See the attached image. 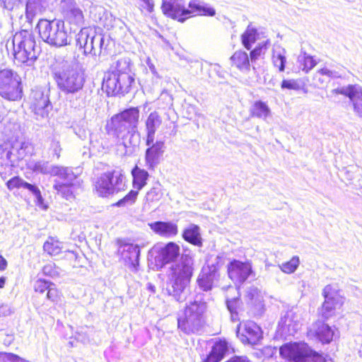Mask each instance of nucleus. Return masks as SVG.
I'll list each match as a JSON object with an SVG mask.
<instances>
[{"label":"nucleus","mask_w":362,"mask_h":362,"mask_svg":"<svg viewBox=\"0 0 362 362\" xmlns=\"http://www.w3.org/2000/svg\"><path fill=\"white\" fill-rule=\"evenodd\" d=\"M71 5L76 6L77 4L75 0H61V8L62 12L65 10V8L69 7Z\"/></svg>","instance_id":"nucleus-61"},{"label":"nucleus","mask_w":362,"mask_h":362,"mask_svg":"<svg viewBox=\"0 0 362 362\" xmlns=\"http://www.w3.org/2000/svg\"><path fill=\"white\" fill-rule=\"evenodd\" d=\"M228 350V343L226 340H219L214 344L211 351L202 362H220Z\"/></svg>","instance_id":"nucleus-28"},{"label":"nucleus","mask_w":362,"mask_h":362,"mask_svg":"<svg viewBox=\"0 0 362 362\" xmlns=\"http://www.w3.org/2000/svg\"><path fill=\"white\" fill-rule=\"evenodd\" d=\"M180 246L174 242H169L161 247L155 257L156 262L161 267L175 262L180 257Z\"/></svg>","instance_id":"nucleus-20"},{"label":"nucleus","mask_w":362,"mask_h":362,"mask_svg":"<svg viewBox=\"0 0 362 362\" xmlns=\"http://www.w3.org/2000/svg\"><path fill=\"white\" fill-rule=\"evenodd\" d=\"M258 37V33L255 28L249 25L246 30L241 36L243 45L247 50H250Z\"/></svg>","instance_id":"nucleus-38"},{"label":"nucleus","mask_w":362,"mask_h":362,"mask_svg":"<svg viewBox=\"0 0 362 362\" xmlns=\"http://www.w3.org/2000/svg\"><path fill=\"white\" fill-rule=\"evenodd\" d=\"M215 269L214 268L202 267L197 279L198 286L202 291H210L218 282L220 274L216 272Z\"/></svg>","instance_id":"nucleus-21"},{"label":"nucleus","mask_w":362,"mask_h":362,"mask_svg":"<svg viewBox=\"0 0 362 362\" xmlns=\"http://www.w3.org/2000/svg\"><path fill=\"white\" fill-rule=\"evenodd\" d=\"M0 153L1 158H6L7 160L11 162V156L13 154L11 150H7L6 148H4L3 145L0 146Z\"/></svg>","instance_id":"nucleus-60"},{"label":"nucleus","mask_w":362,"mask_h":362,"mask_svg":"<svg viewBox=\"0 0 362 362\" xmlns=\"http://www.w3.org/2000/svg\"><path fill=\"white\" fill-rule=\"evenodd\" d=\"M282 89L299 90L301 89V85L298 80L284 79L281 83Z\"/></svg>","instance_id":"nucleus-52"},{"label":"nucleus","mask_w":362,"mask_h":362,"mask_svg":"<svg viewBox=\"0 0 362 362\" xmlns=\"http://www.w3.org/2000/svg\"><path fill=\"white\" fill-rule=\"evenodd\" d=\"M182 237L186 242L193 245L197 247L202 246L201 229L198 225L194 223L189 224L183 230Z\"/></svg>","instance_id":"nucleus-31"},{"label":"nucleus","mask_w":362,"mask_h":362,"mask_svg":"<svg viewBox=\"0 0 362 362\" xmlns=\"http://www.w3.org/2000/svg\"><path fill=\"white\" fill-rule=\"evenodd\" d=\"M48 0H28L25 5V16L28 21H33L37 13L45 11Z\"/></svg>","instance_id":"nucleus-32"},{"label":"nucleus","mask_w":362,"mask_h":362,"mask_svg":"<svg viewBox=\"0 0 362 362\" xmlns=\"http://www.w3.org/2000/svg\"><path fill=\"white\" fill-rule=\"evenodd\" d=\"M300 264L298 256H293L289 261L279 265V269L284 273L292 274L296 272Z\"/></svg>","instance_id":"nucleus-46"},{"label":"nucleus","mask_w":362,"mask_h":362,"mask_svg":"<svg viewBox=\"0 0 362 362\" xmlns=\"http://www.w3.org/2000/svg\"><path fill=\"white\" fill-rule=\"evenodd\" d=\"M133 177V187L137 191L141 190L147 183L149 174L147 170L141 169L136 165L132 170Z\"/></svg>","instance_id":"nucleus-34"},{"label":"nucleus","mask_w":362,"mask_h":362,"mask_svg":"<svg viewBox=\"0 0 362 362\" xmlns=\"http://www.w3.org/2000/svg\"><path fill=\"white\" fill-rule=\"evenodd\" d=\"M64 17L70 25L82 28L84 25V15L78 5L70 6L62 12Z\"/></svg>","instance_id":"nucleus-29"},{"label":"nucleus","mask_w":362,"mask_h":362,"mask_svg":"<svg viewBox=\"0 0 362 362\" xmlns=\"http://www.w3.org/2000/svg\"><path fill=\"white\" fill-rule=\"evenodd\" d=\"M272 61L280 72L284 71L286 63V50L279 46L274 48Z\"/></svg>","instance_id":"nucleus-39"},{"label":"nucleus","mask_w":362,"mask_h":362,"mask_svg":"<svg viewBox=\"0 0 362 362\" xmlns=\"http://www.w3.org/2000/svg\"><path fill=\"white\" fill-rule=\"evenodd\" d=\"M92 35L91 49H93V54H91L94 56H105L110 54L112 47L115 44L110 36L103 33H98L94 29H93Z\"/></svg>","instance_id":"nucleus-17"},{"label":"nucleus","mask_w":362,"mask_h":362,"mask_svg":"<svg viewBox=\"0 0 362 362\" xmlns=\"http://www.w3.org/2000/svg\"><path fill=\"white\" fill-rule=\"evenodd\" d=\"M162 124V119L156 111L151 112L145 121L146 144L154 141L155 134Z\"/></svg>","instance_id":"nucleus-25"},{"label":"nucleus","mask_w":362,"mask_h":362,"mask_svg":"<svg viewBox=\"0 0 362 362\" xmlns=\"http://www.w3.org/2000/svg\"><path fill=\"white\" fill-rule=\"evenodd\" d=\"M279 353L289 362H327L322 354L304 342L286 343L280 347Z\"/></svg>","instance_id":"nucleus-8"},{"label":"nucleus","mask_w":362,"mask_h":362,"mask_svg":"<svg viewBox=\"0 0 362 362\" xmlns=\"http://www.w3.org/2000/svg\"><path fill=\"white\" fill-rule=\"evenodd\" d=\"M125 177L118 170L107 171L101 174L95 182V189L100 197H109L127 188Z\"/></svg>","instance_id":"nucleus-10"},{"label":"nucleus","mask_w":362,"mask_h":362,"mask_svg":"<svg viewBox=\"0 0 362 362\" xmlns=\"http://www.w3.org/2000/svg\"><path fill=\"white\" fill-rule=\"evenodd\" d=\"M53 283L45 279H39L34 283V290L35 292L43 293L47 291Z\"/></svg>","instance_id":"nucleus-51"},{"label":"nucleus","mask_w":362,"mask_h":362,"mask_svg":"<svg viewBox=\"0 0 362 362\" xmlns=\"http://www.w3.org/2000/svg\"><path fill=\"white\" fill-rule=\"evenodd\" d=\"M337 298H325L322 305L321 315L325 320H328L334 314L335 309L338 305H341Z\"/></svg>","instance_id":"nucleus-37"},{"label":"nucleus","mask_w":362,"mask_h":362,"mask_svg":"<svg viewBox=\"0 0 362 362\" xmlns=\"http://www.w3.org/2000/svg\"><path fill=\"white\" fill-rule=\"evenodd\" d=\"M12 43L15 59L25 66H33L41 52V48L37 45L33 31L21 30L17 32L13 35Z\"/></svg>","instance_id":"nucleus-6"},{"label":"nucleus","mask_w":362,"mask_h":362,"mask_svg":"<svg viewBox=\"0 0 362 362\" xmlns=\"http://www.w3.org/2000/svg\"><path fill=\"white\" fill-rule=\"evenodd\" d=\"M140 111L137 107L124 109L112 117L109 124L110 132L126 149L125 154L132 153L139 146L140 134L137 131Z\"/></svg>","instance_id":"nucleus-2"},{"label":"nucleus","mask_w":362,"mask_h":362,"mask_svg":"<svg viewBox=\"0 0 362 362\" xmlns=\"http://www.w3.org/2000/svg\"><path fill=\"white\" fill-rule=\"evenodd\" d=\"M6 186L10 190L21 187L28 190L35 197L36 205L43 209H47L41 192L36 185L28 182L19 176H15L7 181Z\"/></svg>","instance_id":"nucleus-18"},{"label":"nucleus","mask_w":362,"mask_h":362,"mask_svg":"<svg viewBox=\"0 0 362 362\" xmlns=\"http://www.w3.org/2000/svg\"><path fill=\"white\" fill-rule=\"evenodd\" d=\"M79 185V181L73 182V183L56 181L53 188L57 192L58 194L67 200H71L74 198V187Z\"/></svg>","instance_id":"nucleus-33"},{"label":"nucleus","mask_w":362,"mask_h":362,"mask_svg":"<svg viewBox=\"0 0 362 362\" xmlns=\"http://www.w3.org/2000/svg\"><path fill=\"white\" fill-rule=\"evenodd\" d=\"M46 298L53 304H57L60 300L59 292L54 283L47 291Z\"/></svg>","instance_id":"nucleus-50"},{"label":"nucleus","mask_w":362,"mask_h":362,"mask_svg":"<svg viewBox=\"0 0 362 362\" xmlns=\"http://www.w3.org/2000/svg\"><path fill=\"white\" fill-rule=\"evenodd\" d=\"M310 333L315 337V339L322 344H329L332 339L334 332L332 328L327 324L317 321L310 329Z\"/></svg>","instance_id":"nucleus-23"},{"label":"nucleus","mask_w":362,"mask_h":362,"mask_svg":"<svg viewBox=\"0 0 362 362\" xmlns=\"http://www.w3.org/2000/svg\"><path fill=\"white\" fill-rule=\"evenodd\" d=\"M118 252L133 272H136L139 265L141 250L138 245L132 243L120 244Z\"/></svg>","instance_id":"nucleus-19"},{"label":"nucleus","mask_w":362,"mask_h":362,"mask_svg":"<svg viewBox=\"0 0 362 362\" xmlns=\"http://www.w3.org/2000/svg\"><path fill=\"white\" fill-rule=\"evenodd\" d=\"M150 228L160 236L172 238L178 233V226L173 221H158L148 223Z\"/></svg>","instance_id":"nucleus-24"},{"label":"nucleus","mask_w":362,"mask_h":362,"mask_svg":"<svg viewBox=\"0 0 362 362\" xmlns=\"http://www.w3.org/2000/svg\"><path fill=\"white\" fill-rule=\"evenodd\" d=\"M92 31L93 29L90 28H82L76 35V46L85 55L93 54V49H91Z\"/></svg>","instance_id":"nucleus-26"},{"label":"nucleus","mask_w":362,"mask_h":362,"mask_svg":"<svg viewBox=\"0 0 362 362\" xmlns=\"http://www.w3.org/2000/svg\"><path fill=\"white\" fill-rule=\"evenodd\" d=\"M49 93V89L43 87H35L31 89L29 96L30 109L36 119L48 117L49 112L52 110Z\"/></svg>","instance_id":"nucleus-11"},{"label":"nucleus","mask_w":362,"mask_h":362,"mask_svg":"<svg viewBox=\"0 0 362 362\" xmlns=\"http://www.w3.org/2000/svg\"><path fill=\"white\" fill-rule=\"evenodd\" d=\"M22 79L12 69H0V96L8 101H18L23 97Z\"/></svg>","instance_id":"nucleus-9"},{"label":"nucleus","mask_w":362,"mask_h":362,"mask_svg":"<svg viewBox=\"0 0 362 362\" xmlns=\"http://www.w3.org/2000/svg\"><path fill=\"white\" fill-rule=\"evenodd\" d=\"M0 361L1 362H30L17 354L8 352H0Z\"/></svg>","instance_id":"nucleus-49"},{"label":"nucleus","mask_w":362,"mask_h":362,"mask_svg":"<svg viewBox=\"0 0 362 362\" xmlns=\"http://www.w3.org/2000/svg\"><path fill=\"white\" fill-rule=\"evenodd\" d=\"M227 272L228 277L238 286L243 285L254 273L250 261L243 262L235 259L228 264Z\"/></svg>","instance_id":"nucleus-12"},{"label":"nucleus","mask_w":362,"mask_h":362,"mask_svg":"<svg viewBox=\"0 0 362 362\" xmlns=\"http://www.w3.org/2000/svg\"><path fill=\"white\" fill-rule=\"evenodd\" d=\"M224 264V257L223 255H217L214 260L211 261V263H209L206 267L208 269H216V272H219L220 269Z\"/></svg>","instance_id":"nucleus-53"},{"label":"nucleus","mask_w":362,"mask_h":362,"mask_svg":"<svg viewBox=\"0 0 362 362\" xmlns=\"http://www.w3.org/2000/svg\"><path fill=\"white\" fill-rule=\"evenodd\" d=\"M161 8L165 16L180 23L189 18L185 0H163Z\"/></svg>","instance_id":"nucleus-14"},{"label":"nucleus","mask_w":362,"mask_h":362,"mask_svg":"<svg viewBox=\"0 0 362 362\" xmlns=\"http://www.w3.org/2000/svg\"><path fill=\"white\" fill-rule=\"evenodd\" d=\"M162 196V186L159 182H157L147 192L146 199L148 202H153L154 201H158L159 199H160Z\"/></svg>","instance_id":"nucleus-47"},{"label":"nucleus","mask_w":362,"mask_h":362,"mask_svg":"<svg viewBox=\"0 0 362 362\" xmlns=\"http://www.w3.org/2000/svg\"><path fill=\"white\" fill-rule=\"evenodd\" d=\"M332 93L349 98L352 102L354 112L362 118V88L357 84L333 89Z\"/></svg>","instance_id":"nucleus-15"},{"label":"nucleus","mask_w":362,"mask_h":362,"mask_svg":"<svg viewBox=\"0 0 362 362\" xmlns=\"http://www.w3.org/2000/svg\"><path fill=\"white\" fill-rule=\"evenodd\" d=\"M318 75L326 76L329 78H341V75L339 74V71H332L326 67L317 71V72L315 74V78H317Z\"/></svg>","instance_id":"nucleus-54"},{"label":"nucleus","mask_w":362,"mask_h":362,"mask_svg":"<svg viewBox=\"0 0 362 362\" xmlns=\"http://www.w3.org/2000/svg\"><path fill=\"white\" fill-rule=\"evenodd\" d=\"M270 112L271 110L267 104L262 100L255 101L250 109L252 117L263 119H265Z\"/></svg>","instance_id":"nucleus-36"},{"label":"nucleus","mask_w":362,"mask_h":362,"mask_svg":"<svg viewBox=\"0 0 362 362\" xmlns=\"http://www.w3.org/2000/svg\"><path fill=\"white\" fill-rule=\"evenodd\" d=\"M42 273L45 276L54 277L58 275V271L56 269L54 264H48L43 267Z\"/></svg>","instance_id":"nucleus-56"},{"label":"nucleus","mask_w":362,"mask_h":362,"mask_svg":"<svg viewBox=\"0 0 362 362\" xmlns=\"http://www.w3.org/2000/svg\"><path fill=\"white\" fill-rule=\"evenodd\" d=\"M226 305L228 310L230 314V319L233 322L239 320L238 308L240 305V299L239 298H233L226 299Z\"/></svg>","instance_id":"nucleus-43"},{"label":"nucleus","mask_w":362,"mask_h":362,"mask_svg":"<svg viewBox=\"0 0 362 362\" xmlns=\"http://www.w3.org/2000/svg\"><path fill=\"white\" fill-rule=\"evenodd\" d=\"M322 294L324 298H336L337 296L336 290L330 284L324 288Z\"/></svg>","instance_id":"nucleus-58"},{"label":"nucleus","mask_w":362,"mask_h":362,"mask_svg":"<svg viewBox=\"0 0 362 362\" xmlns=\"http://www.w3.org/2000/svg\"><path fill=\"white\" fill-rule=\"evenodd\" d=\"M57 88L65 95L80 93L86 83L84 71L72 62L63 61L51 71Z\"/></svg>","instance_id":"nucleus-3"},{"label":"nucleus","mask_w":362,"mask_h":362,"mask_svg":"<svg viewBox=\"0 0 362 362\" xmlns=\"http://www.w3.org/2000/svg\"><path fill=\"white\" fill-rule=\"evenodd\" d=\"M189 18L196 16H214L216 10L199 0H191L188 4Z\"/></svg>","instance_id":"nucleus-27"},{"label":"nucleus","mask_w":362,"mask_h":362,"mask_svg":"<svg viewBox=\"0 0 362 362\" xmlns=\"http://www.w3.org/2000/svg\"><path fill=\"white\" fill-rule=\"evenodd\" d=\"M49 149L52 151V154L56 156L58 159L60 157V152L62 151V148L60 146L59 141L57 140L55 137L52 138Z\"/></svg>","instance_id":"nucleus-55"},{"label":"nucleus","mask_w":362,"mask_h":362,"mask_svg":"<svg viewBox=\"0 0 362 362\" xmlns=\"http://www.w3.org/2000/svg\"><path fill=\"white\" fill-rule=\"evenodd\" d=\"M146 145L148 146L145 151L146 167L153 171L162 160L165 149V143L163 141H156Z\"/></svg>","instance_id":"nucleus-16"},{"label":"nucleus","mask_w":362,"mask_h":362,"mask_svg":"<svg viewBox=\"0 0 362 362\" xmlns=\"http://www.w3.org/2000/svg\"><path fill=\"white\" fill-rule=\"evenodd\" d=\"M53 176H57L64 182L73 183L78 180V176L74 173L72 168L56 165Z\"/></svg>","instance_id":"nucleus-35"},{"label":"nucleus","mask_w":362,"mask_h":362,"mask_svg":"<svg viewBox=\"0 0 362 362\" xmlns=\"http://www.w3.org/2000/svg\"><path fill=\"white\" fill-rule=\"evenodd\" d=\"M36 29L42 40L51 47L59 48L71 43V33H68L62 20L41 18L37 22Z\"/></svg>","instance_id":"nucleus-7"},{"label":"nucleus","mask_w":362,"mask_h":362,"mask_svg":"<svg viewBox=\"0 0 362 362\" xmlns=\"http://www.w3.org/2000/svg\"><path fill=\"white\" fill-rule=\"evenodd\" d=\"M279 325L282 327H287L288 330L292 327V329L296 330L298 328V321L293 310H288L286 314L281 317Z\"/></svg>","instance_id":"nucleus-40"},{"label":"nucleus","mask_w":362,"mask_h":362,"mask_svg":"<svg viewBox=\"0 0 362 362\" xmlns=\"http://www.w3.org/2000/svg\"><path fill=\"white\" fill-rule=\"evenodd\" d=\"M268 41L262 42L257 45L250 53V59L252 63L255 62L267 49Z\"/></svg>","instance_id":"nucleus-48"},{"label":"nucleus","mask_w":362,"mask_h":362,"mask_svg":"<svg viewBox=\"0 0 362 362\" xmlns=\"http://www.w3.org/2000/svg\"><path fill=\"white\" fill-rule=\"evenodd\" d=\"M55 167L56 165L49 164L48 161L40 160L33 164L32 170L35 173L53 176Z\"/></svg>","instance_id":"nucleus-42"},{"label":"nucleus","mask_w":362,"mask_h":362,"mask_svg":"<svg viewBox=\"0 0 362 362\" xmlns=\"http://www.w3.org/2000/svg\"><path fill=\"white\" fill-rule=\"evenodd\" d=\"M76 134L81 139L85 140L90 135V131L82 127L75 128Z\"/></svg>","instance_id":"nucleus-59"},{"label":"nucleus","mask_w":362,"mask_h":362,"mask_svg":"<svg viewBox=\"0 0 362 362\" xmlns=\"http://www.w3.org/2000/svg\"><path fill=\"white\" fill-rule=\"evenodd\" d=\"M193 271L192 260L187 257L181 263L172 267L164 288L168 296L179 303L185 301L189 293L188 286Z\"/></svg>","instance_id":"nucleus-4"},{"label":"nucleus","mask_w":362,"mask_h":362,"mask_svg":"<svg viewBox=\"0 0 362 362\" xmlns=\"http://www.w3.org/2000/svg\"><path fill=\"white\" fill-rule=\"evenodd\" d=\"M138 194L139 191L132 189L129 191V193L126 194L122 199H119L112 206L117 207H124L133 205L136 201Z\"/></svg>","instance_id":"nucleus-45"},{"label":"nucleus","mask_w":362,"mask_h":362,"mask_svg":"<svg viewBox=\"0 0 362 362\" xmlns=\"http://www.w3.org/2000/svg\"><path fill=\"white\" fill-rule=\"evenodd\" d=\"M206 303L199 296L186 304L182 315L177 318V329L182 333L201 334L206 325Z\"/></svg>","instance_id":"nucleus-5"},{"label":"nucleus","mask_w":362,"mask_h":362,"mask_svg":"<svg viewBox=\"0 0 362 362\" xmlns=\"http://www.w3.org/2000/svg\"><path fill=\"white\" fill-rule=\"evenodd\" d=\"M134 63L129 57H120L105 74L103 90L107 96H124L137 88Z\"/></svg>","instance_id":"nucleus-1"},{"label":"nucleus","mask_w":362,"mask_h":362,"mask_svg":"<svg viewBox=\"0 0 362 362\" xmlns=\"http://www.w3.org/2000/svg\"><path fill=\"white\" fill-rule=\"evenodd\" d=\"M11 313V310L10 306L8 305H2L0 306V316H8Z\"/></svg>","instance_id":"nucleus-62"},{"label":"nucleus","mask_w":362,"mask_h":362,"mask_svg":"<svg viewBox=\"0 0 362 362\" xmlns=\"http://www.w3.org/2000/svg\"><path fill=\"white\" fill-rule=\"evenodd\" d=\"M230 64L243 74H247L250 71V59L247 53L243 50H238L230 58Z\"/></svg>","instance_id":"nucleus-30"},{"label":"nucleus","mask_w":362,"mask_h":362,"mask_svg":"<svg viewBox=\"0 0 362 362\" xmlns=\"http://www.w3.org/2000/svg\"><path fill=\"white\" fill-rule=\"evenodd\" d=\"M247 304L254 315H260L264 311V300L261 291L257 287H250L246 292Z\"/></svg>","instance_id":"nucleus-22"},{"label":"nucleus","mask_w":362,"mask_h":362,"mask_svg":"<svg viewBox=\"0 0 362 362\" xmlns=\"http://www.w3.org/2000/svg\"><path fill=\"white\" fill-rule=\"evenodd\" d=\"M6 267H7V261L3 256L0 255V270L1 271L5 270Z\"/></svg>","instance_id":"nucleus-64"},{"label":"nucleus","mask_w":362,"mask_h":362,"mask_svg":"<svg viewBox=\"0 0 362 362\" xmlns=\"http://www.w3.org/2000/svg\"><path fill=\"white\" fill-rule=\"evenodd\" d=\"M226 362H250L246 356H235Z\"/></svg>","instance_id":"nucleus-63"},{"label":"nucleus","mask_w":362,"mask_h":362,"mask_svg":"<svg viewBox=\"0 0 362 362\" xmlns=\"http://www.w3.org/2000/svg\"><path fill=\"white\" fill-rule=\"evenodd\" d=\"M298 63L300 68L305 73H308L317 64L313 57L305 52L301 53L298 57Z\"/></svg>","instance_id":"nucleus-41"},{"label":"nucleus","mask_w":362,"mask_h":362,"mask_svg":"<svg viewBox=\"0 0 362 362\" xmlns=\"http://www.w3.org/2000/svg\"><path fill=\"white\" fill-rule=\"evenodd\" d=\"M30 144L28 142H22L20 148L17 150L18 158L23 159L25 155L29 153Z\"/></svg>","instance_id":"nucleus-57"},{"label":"nucleus","mask_w":362,"mask_h":362,"mask_svg":"<svg viewBox=\"0 0 362 362\" xmlns=\"http://www.w3.org/2000/svg\"><path fill=\"white\" fill-rule=\"evenodd\" d=\"M261 327L253 321L240 323L236 328V335L244 344L256 345L262 339Z\"/></svg>","instance_id":"nucleus-13"},{"label":"nucleus","mask_w":362,"mask_h":362,"mask_svg":"<svg viewBox=\"0 0 362 362\" xmlns=\"http://www.w3.org/2000/svg\"><path fill=\"white\" fill-rule=\"evenodd\" d=\"M43 250L51 256H56L61 253L60 243L49 237L43 245Z\"/></svg>","instance_id":"nucleus-44"}]
</instances>
